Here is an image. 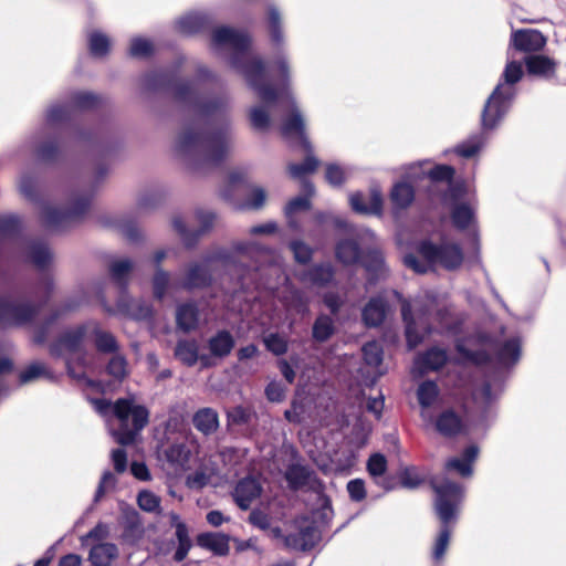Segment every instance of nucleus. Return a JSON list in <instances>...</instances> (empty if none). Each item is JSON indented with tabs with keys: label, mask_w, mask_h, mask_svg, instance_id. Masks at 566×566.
I'll return each mask as SVG.
<instances>
[{
	"label": "nucleus",
	"mask_w": 566,
	"mask_h": 566,
	"mask_svg": "<svg viewBox=\"0 0 566 566\" xmlns=\"http://www.w3.org/2000/svg\"><path fill=\"white\" fill-rule=\"evenodd\" d=\"M420 418L444 439L467 436L470 424L488 417L493 391H416Z\"/></svg>",
	"instance_id": "nucleus-1"
},
{
	"label": "nucleus",
	"mask_w": 566,
	"mask_h": 566,
	"mask_svg": "<svg viewBox=\"0 0 566 566\" xmlns=\"http://www.w3.org/2000/svg\"><path fill=\"white\" fill-rule=\"evenodd\" d=\"M432 489L436 493L433 509L440 523L432 546V558L440 562L448 551L454 526L459 520L464 489L461 484L449 480L433 484Z\"/></svg>",
	"instance_id": "nucleus-2"
},
{
	"label": "nucleus",
	"mask_w": 566,
	"mask_h": 566,
	"mask_svg": "<svg viewBox=\"0 0 566 566\" xmlns=\"http://www.w3.org/2000/svg\"><path fill=\"white\" fill-rule=\"evenodd\" d=\"M417 252V255H406L403 262L408 268L418 273H424L434 265L454 269L463 260L461 250L454 244H446L438 248L429 242H422L419 244Z\"/></svg>",
	"instance_id": "nucleus-3"
},
{
	"label": "nucleus",
	"mask_w": 566,
	"mask_h": 566,
	"mask_svg": "<svg viewBox=\"0 0 566 566\" xmlns=\"http://www.w3.org/2000/svg\"><path fill=\"white\" fill-rule=\"evenodd\" d=\"M321 541V532L314 521L307 517H302L297 521V530L289 533L284 543L287 547L300 551L308 552L313 549Z\"/></svg>",
	"instance_id": "nucleus-4"
},
{
	"label": "nucleus",
	"mask_w": 566,
	"mask_h": 566,
	"mask_svg": "<svg viewBox=\"0 0 566 566\" xmlns=\"http://www.w3.org/2000/svg\"><path fill=\"white\" fill-rule=\"evenodd\" d=\"M192 144L196 145L210 160L221 158L230 147L229 139L224 135L219 134L208 136L185 135L181 138L182 147L187 148Z\"/></svg>",
	"instance_id": "nucleus-5"
},
{
	"label": "nucleus",
	"mask_w": 566,
	"mask_h": 566,
	"mask_svg": "<svg viewBox=\"0 0 566 566\" xmlns=\"http://www.w3.org/2000/svg\"><path fill=\"white\" fill-rule=\"evenodd\" d=\"M513 96L511 88H503L497 85L489 97L483 114L482 124L484 128H493L507 109L509 102Z\"/></svg>",
	"instance_id": "nucleus-6"
},
{
	"label": "nucleus",
	"mask_w": 566,
	"mask_h": 566,
	"mask_svg": "<svg viewBox=\"0 0 566 566\" xmlns=\"http://www.w3.org/2000/svg\"><path fill=\"white\" fill-rule=\"evenodd\" d=\"M285 480L291 490L297 491L311 484V489L319 492L324 489L323 482L316 476L313 470L302 464H291L285 472Z\"/></svg>",
	"instance_id": "nucleus-7"
},
{
	"label": "nucleus",
	"mask_w": 566,
	"mask_h": 566,
	"mask_svg": "<svg viewBox=\"0 0 566 566\" xmlns=\"http://www.w3.org/2000/svg\"><path fill=\"white\" fill-rule=\"evenodd\" d=\"M262 493V486L258 479L253 476H245L239 480L232 493L237 505L247 511L250 509L252 502L256 500Z\"/></svg>",
	"instance_id": "nucleus-8"
},
{
	"label": "nucleus",
	"mask_w": 566,
	"mask_h": 566,
	"mask_svg": "<svg viewBox=\"0 0 566 566\" xmlns=\"http://www.w3.org/2000/svg\"><path fill=\"white\" fill-rule=\"evenodd\" d=\"M363 355L365 361L363 371L367 374L365 385L371 386L376 378L382 375V349L378 343L370 342L363 347Z\"/></svg>",
	"instance_id": "nucleus-9"
},
{
	"label": "nucleus",
	"mask_w": 566,
	"mask_h": 566,
	"mask_svg": "<svg viewBox=\"0 0 566 566\" xmlns=\"http://www.w3.org/2000/svg\"><path fill=\"white\" fill-rule=\"evenodd\" d=\"M175 354L179 360L186 365L199 364L201 367H210L211 359L207 353L199 352L198 345L192 340H185L178 343Z\"/></svg>",
	"instance_id": "nucleus-10"
},
{
	"label": "nucleus",
	"mask_w": 566,
	"mask_h": 566,
	"mask_svg": "<svg viewBox=\"0 0 566 566\" xmlns=\"http://www.w3.org/2000/svg\"><path fill=\"white\" fill-rule=\"evenodd\" d=\"M512 44L520 51H538L546 44V39L536 30H520L512 34Z\"/></svg>",
	"instance_id": "nucleus-11"
},
{
	"label": "nucleus",
	"mask_w": 566,
	"mask_h": 566,
	"mask_svg": "<svg viewBox=\"0 0 566 566\" xmlns=\"http://www.w3.org/2000/svg\"><path fill=\"white\" fill-rule=\"evenodd\" d=\"M229 536L223 533L206 532L196 537L197 545L217 556H227L230 551Z\"/></svg>",
	"instance_id": "nucleus-12"
},
{
	"label": "nucleus",
	"mask_w": 566,
	"mask_h": 566,
	"mask_svg": "<svg viewBox=\"0 0 566 566\" xmlns=\"http://www.w3.org/2000/svg\"><path fill=\"white\" fill-rule=\"evenodd\" d=\"M171 525L175 526V535L178 542L172 559L176 563H180L186 559L190 548L192 547V542L189 536L187 524L179 521V516L177 514L171 515Z\"/></svg>",
	"instance_id": "nucleus-13"
},
{
	"label": "nucleus",
	"mask_w": 566,
	"mask_h": 566,
	"mask_svg": "<svg viewBox=\"0 0 566 566\" xmlns=\"http://www.w3.org/2000/svg\"><path fill=\"white\" fill-rule=\"evenodd\" d=\"M234 346L233 337L228 332H219L211 337L208 343V357L211 359V366L216 365L219 359L230 354Z\"/></svg>",
	"instance_id": "nucleus-14"
},
{
	"label": "nucleus",
	"mask_w": 566,
	"mask_h": 566,
	"mask_svg": "<svg viewBox=\"0 0 566 566\" xmlns=\"http://www.w3.org/2000/svg\"><path fill=\"white\" fill-rule=\"evenodd\" d=\"M446 361V352L439 348H432L429 352H427L423 356H420L416 359L412 367V374L421 375L426 370H436L443 366Z\"/></svg>",
	"instance_id": "nucleus-15"
},
{
	"label": "nucleus",
	"mask_w": 566,
	"mask_h": 566,
	"mask_svg": "<svg viewBox=\"0 0 566 566\" xmlns=\"http://www.w3.org/2000/svg\"><path fill=\"white\" fill-rule=\"evenodd\" d=\"M349 203L353 210L365 214H379L382 208L381 195L376 189L371 190L368 202L363 201L360 193H353Z\"/></svg>",
	"instance_id": "nucleus-16"
},
{
	"label": "nucleus",
	"mask_w": 566,
	"mask_h": 566,
	"mask_svg": "<svg viewBox=\"0 0 566 566\" xmlns=\"http://www.w3.org/2000/svg\"><path fill=\"white\" fill-rule=\"evenodd\" d=\"M118 548L113 543H99L94 545L88 555L93 566H112L111 563L117 558Z\"/></svg>",
	"instance_id": "nucleus-17"
},
{
	"label": "nucleus",
	"mask_w": 566,
	"mask_h": 566,
	"mask_svg": "<svg viewBox=\"0 0 566 566\" xmlns=\"http://www.w3.org/2000/svg\"><path fill=\"white\" fill-rule=\"evenodd\" d=\"M304 129V119L297 111H293L291 117L282 126V133L284 134V136L298 138L301 144L305 148H308L310 143L305 136Z\"/></svg>",
	"instance_id": "nucleus-18"
},
{
	"label": "nucleus",
	"mask_w": 566,
	"mask_h": 566,
	"mask_svg": "<svg viewBox=\"0 0 566 566\" xmlns=\"http://www.w3.org/2000/svg\"><path fill=\"white\" fill-rule=\"evenodd\" d=\"M195 428L208 436L218 429V415L209 408L198 410L193 416Z\"/></svg>",
	"instance_id": "nucleus-19"
},
{
	"label": "nucleus",
	"mask_w": 566,
	"mask_h": 566,
	"mask_svg": "<svg viewBox=\"0 0 566 566\" xmlns=\"http://www.w3.org/2000/svg\"><path fill=\"white\" fill-rule=\"evenodd\" d=\"M191 451L184 442H175L167 447L165 457L167 461L176 467L185 468L190 460Z\"/></svg>",
	"instance_id": "nucleus-20"
},
{
	"label": "nucleus",
	"mask_w": 566,
	"mask_h": 566,
	"mask_svg": "<svg viewBox=\"0 0 566 566\" xmlns=\"http://www.w3.org/2000/svg\"><path fill=\"white\" fill-rule=\"evenodd\" d=\"M530 74L547 77L555 71V63L543 55L530 56L525 61Z\"/></svg>",
	"instance_id": "nucleus-21"
},
{
	"label": "nucleus",
	"mask_w": 566,
	"mask_h": 566,
	"mask_svg": "<svg viewBox=\"0 0 566 566\" xmlns=\"http://www.w3.org/2000/svg\"><path fill=\"white\" fill-rule=\"evenodd\" d=\"M386 315V304L380 298L371 300L363 311V319L368 326L379 325Z\"/></svg>",
	"instance_id": "nucleus-22"
},
{
	"label": "nucleus",
	"mask_w": 566,
	"mask_h": 566,
	"mask_svg": "<svg viewBox=\"0 0 566 566\" xmlns=\"http://www.w3.org/2000/svg\"><path fill=\"white\" fill-rule=\"evenodd\" d=\"M84 336V329L77 328L73 333L67 334L60 343L61 350L66 355L67 364H71L78 356V344Z\"/></svg>",
	"instance_id": "nucleus-23"
},
{
	"label": "nucleus",
	"mask_w": 566,
	"mask_h": 566,
	"mask_svg": "<svg viewBox=\"0 0 566 566\" xmlns=\"http://www.w3.org/2000/svg\"><path fill=\"white\" fill-rule=\"evenodd\" d=\"M402 316L406 323V337L410 348L416 347L421 340L424 333L418 332L417 323L412 317L409 305L402 307Z\"/></svg>",
	"instance_id": "nucleus-24"
},
{
	"label": "nucleus",
	"mask_w": 566,
	"mask_h": 566,
	"mask_svg": "<svg viewBox=\"0 0 566 566\" xmlns=\"http://www.w3.org/2000/svg\"><path fill=\"white\" fill-rule=\"evenodd\" d=\"M476 339H468L463 343L458 344V352L461 355V359L463 360H471L476 364H481L488 359L486 352L475 349L476 347Z\"/></svg>",
	"instance_id": "nucleus-25"
},
{
	"label": "nucleus",
	"mask_w": 566,
	"mask_h": 566,
	"mask_svg": "<svg viewBox=\"0 0 566 566\" xmlns=\"http://www.w3.org/2000/svg\"><path fill=\"white\" fill-rule=\"evenodd\" d=\"M521 357V344L517 338L506 342L499 353V361L504 366H512Z\"/></svg>",
	"instance_id": "nucleus-26"
},
{
	"label": "nucleus",
	"mask_w": 566,
	"mask_h": 566,
	"mask_svg": "<svg viewBox=\"0 0 566 566\" xmlns=\"http://www.w3.org/2000/svg\"><path fill=\"white\" fill-rule=\"evenodd\" d=\"M413 200V189L410 185L397 184L391 191V201L397 208H406Z\"/></svg>",
	"instance_id": "nucleus-27"
},
{
	"label": "nucleus",
	"mask_w": 566,
	"mask_h": 566,
	"mask_svg": "<svg viewBox=\"0 0 566 566\" xmlns=\"http://www.w3.org/2000/svg\"><path fill=\"white\" fill-rule=\"evenodd\" d=\"M178 326L185 331H190L198 323V313L193 305H182L177 311Z\"/></svg>",
	"instance_id": "nucleus-28"
},
{
	"label": "nucleus",
	"mask_w": 566,
	"mask_h": 566,
	"mask_svg": "<svg viewBox=\"0 0 566 566\" xmlns=\"http://www.w3.org/2000/svg\"><path fill=\"white\" fill-rule=\"evenodd\" d=\"M253 416L254 413L250 408L242 406L230 408L227 410L228 426H245L250 423Z\"/></svg>",
	"instance_id": "nucleus-29"
},
{
	"label": "nucleus",
	"mask_w": 566,
	"mask_h": 566,
	"mask_svg": "<svg viewBox=\"0 0 566 566\" xmlns=\"http://www.w3.org/2000/svg\"><path fill=\"white\" fill-rule=\"evenodd\" d=\"M359 253L355 242L346 240L336 247V258L344 264H353L358 260Z\"/></svg>",
	"instance_id": "nucleus-30"
},
{
	"label": "nucleus",
	"mask_w": 566,
	"mask_h": 566,
	"mask_svg": "<svg viewBox=\"0 0 566 566\" xmlns=\"http://www.w3.org/2000/svg\"><path fill=\"white\" fill-rule=\"evenodd\" d=\"M213 41L218 44L229 43L233 46H241L247 39L229 28H219L213 33Z\"/></svg>",
	"instance_id": "nucleus-31"
},
{
	"label": "nucleus",
	"mask_w": 566,
	"mask_h": 566,
	"mask_svg": "<svg viewBox=\"0 0 566 566\" xmlns=\"http://www.w3.org/2000/svg\"><path fill=\"white\" fill-rule=\"evenodd\" d=\"M388 468V462L386 457L382 453H373L366 464V469L368 474L376 479V478H382L386 473Z\"/></svg>",
	"instance_id": "nucleus-32"
},
{
	"label": "nucleus",
	"mask_w": 566,
	"mask_h": 566,
	"mask_svg": "<svg viewBox=\"0 0 566 566\" xmlns=\"http://www.w3.org/2000/svg\"><path fill=\"white\" fill-rule=\"evenodd\" d=\"M423 483L415 467H406L399 472V485L405 489H417Z\"/></svg>",
	"instance_id": "nucleus-33"
},
{
	"label": "nucleus",
	"mask_w": 566,
	"mask_h": 566,
	"mask_svg": "<svg viewBox=\"0 0 566 566\" xmlns=\"http://www.w3.org/2000/svg\"><path fill=\"white\" fill-rule=\"evenodd\" d=\"M134 406L135 405H134L133 399L120 398V399L116 400V402L114 405H112V410H113V413L115 415V417L123 424H126L130 417V412L133 411Z\"/></svg>",
	"instance_id": "nucleus-34"
},
{
	"label": "nucleus",
	"mask_w": 566,
	"mask_h": 566,
	"mask_svg": "<svg viewBox=\"0 0 566 566\" xmlns=\"http://www.w3.org/2000/svg\"><path fill=\"white\" fill-rule=\"evenodd\" d=\"M317 166L318 160L313 156H308L302 165H291L289 167V171L294 179H302L306 175L313 172Z\"/></svg>",
	"instance_id": "nucleus-35"
},
{
	"label": "nucleus",
	"mask_w": 566,
	"mask_h": 566,
	"mask_svg": "<svg viewBox=\"0 0 566 566\" xmlns=\"http://www.w3.org/2000/svg\"><path fill=\"white\" fill-rule=\"evenodd\" d=\"M137 503L145 512H156L160 509V499L147 490L139 492Z\"/></svg>",
	"instance_id": "nucleus-36"
},
{
	"label": "nucleus",
	"mask_w": 566,
	"mask_h": 566,
	"mask_svg": "<svg viewBox=\"0 0 566 566\" xmlns=\"http://www.w3.org/2000/svg\"><path fill=\"white\" fill-rule=\"evenodd\" d=\"M333 333V322L327 316H321L314 324L313 335L317 340H326Z\"/></svg>",
	"instance_id": "nucleus-37"
},
{
	"label": "nucleus",
	"mask_w": 566,
	"mask_h": 566,
	"mask_svg": "<svg viewBox=\"0 0 566 566\" xmlns=\"http://www.w3.org/2000/svg\"><path fill=\"white\" fill-rule=\"evenodd\" d=\"M132 423L135 431L143 430L149 422V411L145 406L135 405L130 412Z\"/></svg>",
	"instance_id": "nucleus-38"
},
{
	"label": "nucleus",
	"mask_w": 566,
	"mask_h": 566,
	"mask_svg": "<svg viewBox=\"0 0 566 566\" xmlns=\"http://www.w3.org/2000/svg\"><path fill=\"white\" fill-rule=\"evenodd\" d=\"M347 492L350 501L359 503L363 502L366 496V488L363 479H353L347 483Z\"/></svg>",
	"instance_id": "nucleus-39"
},
{
	"label": "nucleus",
	"mask_w": 566,
	"mask_h": 566,
	"mask_svg": "<svg viewBox=\"0 0 566 566\" xmlns=\"http://www.w3.org/2000/svg\"><path fill=\"white\" fill-rule=\"evenodd\" d=\"M325 178L331 186H340L346 180V170L336 164L327 165Z\"/></svg>",
	"instance_id": "nucleus-40"
},
{
	"label": "nucleus",
	"mask_w": 566,
	"mask_h": 566,
	"mask_svg": "<svg viewBox=\"0 0 566 566\" xmlns=\"http://www.w3.org/2000/svg\"><path fill=\"white\" fill-rule=\"evenodd\" d=\"M452 220L457 227L464 228L473 220V212L468 206L460 205L453 210Z\"/></svg>",
	"instance_id": "nucleus-41"
},
{
	"label": "nucleus",
	"mask_w": 566,
	"mask_h": 566,
	"mask_svg": "<svg viewBox=\"0 0 566 566\" xmlns=\"http://www.w3.org/2000/svg\"><path fill=\"white\" fill-rule=\"evenodd\" d=\"M90 49L94 55H104L109 49V40L102 33H92L90 36Z\"/></svg>",
	"instance_id": "nucleus-42"
},
{
	"label": "nucleus",
	"mask_w": 566,
	"mask_h": 566,
	"mask_svg": "<svg viewBox=\"0 0 566 566\" xmlns=\"http://www.w3.org/2000/svg\"><path fill=\"white\" fill-rule=\"evenodd\" d=\"M308 209H310L308 198L297 197V198L291 200L286 205L285 214L289 218L290 222L292 223L294 216H296L298 212L307 211Z\"/></svg>",
	"instance_id": "nucleus-43"
},
{
	"label": "nucleus",
	"mask_w": 566,
	"mask_h": 566,
	"mask_svg": "<svg viewBox=\"0 0 566 566\" xmlns=\"http://www.w3.org/2000/svg\"><path fill=\"white\" fill-rule=\"evenodd\" d=\"M266 201V192L261 187H253L245 200L244 206L248 209H260Z\"/></svg>",
	"instance_id": "nucleus-44"
},
{
	"label": "nucleus",
	"mask_w": 566,
	"mask_h": 566,
	"mask_svg": "<svg viewBox=\"0 0 566 566\" xmlns=\"http://www.w3.org/2000/svg\"><path fill=\"white\" fill-rule=\"evenodd\" d=\"M153 50V44L148 40L136 38L132 41L129 51L135 57H145L148 56Z\"/></svg>",
	"instance_id": "nucleus-45"
},
{
	"label": "nucleus",
	"mask_w": 566,
	"mask_h": 566,
	"mask_svg": "<svg viewBox=\"0 0 566 566\" xmlns=\"http://www.w3.org/2000/svg\"><path fill=\"white\" fill-rule=\"evenodd\" d=\"M447 470H455L461 476H470L473 472L472 465L468 463L462 457L451 458L446 463Z\"/></svg>",
	"instance_id": "nucleus-46"
},
{
	"label": "nucleus",
	"mask_w": 566,
	"mask_h": 566,
	"mask_svg": "<svg viewBox=\"0 0 566 566\" xmlns=\"http://www.w3.org/2000/svg\"><path fill=\"white\" fill-rule=\"evenodd\" d=\"M48 371L45 367L40 363L31 364L24 371L20 374L21 382L28 384L32 379L40 378L46 376Z\"/></svg>",
	"instance_id": "nucleus-47"
},
{
	"label": "nucleus",
	"mask_w": 566,
	"mask_h": 566,
	"mask_svg": "<svg viewBox=\"0 0 566 566\" xmlns=\"http://www.w3.org/2000/svg\"><path fill=\"white\" fill-rule=\"evenodd\" d=\"M107 370L115 379H123L127 374L125 359L120 356H114L107 366Z\"/></svg>",
	"instance_id": "nucleus-48"
},
{
	"label": "nucleus",
	"mask_w": 566,
	"mask_h": 566,
	"mask_svg": "<svg viewBox=\"0 0 566 566\" xmlns=\"http://www.w3.org/2000/svg\"><path fill=\"white\" fill-rule=\"evenodd\" d=\"M290 248L298 263H306L312 258V249L301 241H293Z\"/></svg>",
	"instance_id": "nucleus-49"
},
{
	"label": "nucleus",
	"mask_w": 566,
	"mask_h": 566,
	"mask_svg": "<svg viewBox=\"0 0 566 566\" xmlns=\"http://www.w3.org/2000/svg\"><path fill=\"white\" fill-rule=\"evenodd\" d=\"M522 75L523 69L521 63L512 61L506 64L503 73V77L506 84H515L521 80Z\"/></svg>",
	"instance_id": "nucleus-50"
},
{
	"label": "nucleus",
	"mask_w": 566,
	"mask_h": 566,
	"mask_svg": "<svg viewBox=\"0 0 566 566\" xmlns=\"http://www.w3.org/2000/svg\"><path fill=\"white\" fill-rule=\"evenodd\" d=\"M264 343L268 349L274 353L275 355H281L285 353L287 349L286 340L279 335H269L268 337L264 338Z\"/></svg>",
	"instance_id": "nucleus-51"
},
{
	"label": "nucleus",
	"mask_w": 566,
	"mask_h": 566,
	"mask_svg": "<svg viewBox=\"0 0 566 566\" xmlns=\"http://www.w3.org/2000/svg\"><path fill=\"white\" fill-rule=\"evenodd\" d=\"M333 277V271L331 266H321L314 269L310 274V281L314 284H324Z\"/></svg>",
	"instance_id": "nucleus-52"
},
{
	"label": "nucleus",
	"mask_w": 566,
	"mask_h": 566,
	"mask_svg": "<svg viewBox=\"0 0 566 566\" xmlns=\"http://www.w3.org/2000/svg\"><path fill=\"white\" fill-rule=\"evenodd\" d=\"M249 523L261 530H268L270 527V517L263 511L255 509L249 515Z\"/></svg>",
	"instance_id": "nucleus-53"
},
{
	"label": "nucleus",
	"mask_w": 566,
	"mask_h": 566,
	"mask_svg": "<svg viewBox=\"0 0 566 566\" xmlns=\"http://www.w3.org/2000/svg\"><path fill=\"white\" fill-rule=\"evenodd\" d=\"M108 536V527L104 523H97L86 535L82 537V543L86 541H103Z\"/></svg>",
	"instance_id": "nucleus-54"
},
{
	"label": "nucleus",
	"mask_w": 566,
	"mask_h": 566,
	"mask_svg": "<svg viewBox=\"0 0 566 566\" xmlns=\"http://www.w3.org/2000/svg\"><path fill=\"white\" fill-rule=\"evenodd\" d=\"M112 461L114 465V470L117 473H123L127 469V453L124 449L118 448L113 450L112 452Z\"/></svg>",
	"instance_id": "nucleus-55"
},
{
	"label": "nucleus",
	"mask_w": 566,
	"mask_h": 566,
	"mask_svg": "<svg viewBox=\"0 0 566 566\" xmlns=\"http://www.w3.org/2000/svg\"><path fill=\"white\" fill-rule=\"evenodd\" d=\"M482 146L480 139H471L467 144H463L457 148V153L465 158L474 156Z\"/></svg>",
	"instance_id": "nucleus-56"
},
{
	"label": "nucleus",
	"mask_w": 566,
	"mask_h": 566,
	"mask_svg": "<svg viewBox=\"0 0 566 566\" xmlns=\"http://www.w3.org/2000/svg\"><path fill=\"white\" fill-rule=\"evenodd\" d=\"M96 346L99 350L112 352L116 348V343L112 335L101 332L96 335Z\"/></svg>",
	"instance_id": "nucleus-57"
},
{
	"label": "nucleus",
	"mask_w": 566,
	"mask_h": 566,
	"mask_svg": "<svg viewBox=\"0 0 566 566\" xmlns=\"http://www.w3.org/2000/svg\"><path fill=\"white\" fill-rule=\"evenodd\" d=\"M250 117L252 125L256 128H265L269 124V115L261 107L253 108L251 111Z\"/></svg>",
	"instance_id": "nucleus-58"
},
{
	"label": "nucleus",
	"mask_w": 566,
	"mask_h": 566,
	"mask_svg": "<svg viewBox=\"0 0 566 566\" xmlns=\"http://www.w3.org/2000/svg\"><path fill=\"white\" fill-rule=\"evenodd\" d=\"M454 174L452 167L440 165L429 171V177L433 180H450Z\"/></svg>",
	"instance_id": "nucleus-59"
},
{
	"label": "nucleus",
	"mask_w": 566,
	"mask_h": 566,
	"mask_svg": "<svg viewBox=\"0 0 566 566\" xmlns=\"http://www.w3.org/2000/svg\"><path fill=\"white\" fill-rule=\"evenodd\" d=\"M130 270L132 263L126 259L118 260L112 265V273L118 280H122Z\"/></svg>",
	"instance_id": "nucleus-60"
},
{
	"label": "nucleus",
	"mask_w": 566,
	"mask_h": 566,
	"mask_svg": "<svg viewBox=\"0 0 566 566\" xmlns=\"http://www.w3.org/2000/svg\"><path fill=\"white\" fill-rule=\"evenodd\" d=\"M130 471L132 474L140 481H148L150 479L149 470L144 462H133Z\"/></svg>",
	"instance_id": "nucleus-61"
},
{
	"label": "nucleus",
	"mask_w": 566,
	"mask_h": 566,
	"mask_svg": "<svg viewBox=\"0 0 566 566\" xmlns=\"http://www.w3.org/2000/svg\"><path fill=\"white\" fill-rule=\"evenodd\" d=\"M384 409V396L381 395V391H379V396L376 398H371L367 402V410L369 412H373L376 417V419H380L381 412Z\"/></svg>",
	"instance_id": "nucleus-62"
},
{
	"label": "nucleus",
	"mask_w": 566,
	"mask_h": 566,
	"mask_svg": "<svg viewBox=\"0 0 566 566\" xmlns=\"http://www.w3.org/2000/svg\"><path fill=\"white\" fill-rule=\"evenodd\" d=\"M31 258L35 264L42 266L49 261L50 252L46 248L39 247L33 250Z\"/></svg>",
	"instance_id": "nucleus-63"
},
{
	"label": "nucleus",
	"mask_w": 566,
	"mask_h": 566,
	"mask_svg": "<svg viewBox=\"0 0 566 566\" xmlns=\"http://www.w3.org/2000/svg\"><path fill=\"white\" fill-rule=\"evenodd\" d=\"M136 432L134 428L133 430L125 428L116 434V441L122 446L132 444L135 441Z\"/></svg>",
	"instance_id": "nucleus-64"
}]
</instances>
